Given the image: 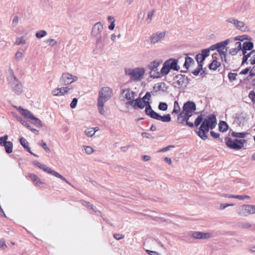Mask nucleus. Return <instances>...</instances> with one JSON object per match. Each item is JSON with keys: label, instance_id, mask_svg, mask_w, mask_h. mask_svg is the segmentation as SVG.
<instances>
[{"label": "nucleus", "instance_id": "f257e3e1", "mask_svg": "<svg viewBox=\"0 0 255 255\" xmlns=\"http://www.w3.org/2000/svg\"><path fill=\"white\" fill-rule=\"evenodd\" d=\"M201 123L199 129L196 131V133L201 139L206 140L208 138L206 132H208L210 129H213L216 126V116L212 114L208 118L203 119V115L201 114L197 117L195 121L194 125L196 127H198Z\"/></svg>", "mask_w": 255, "mask_h": 255}, {"label": "nucleus", "instance_id": "f03ea898", "mask_svg": "<svg viewBox=\"0 0 255 255\" xmlns=\"http://www.w3.org/2000/svg\"><path fill=\"white\" fill-rule=\"evenodd\" d=\"M7 81L12 91L17 95H20L23 91V86L20 81L14 75L12 70L7 77Z\"/></svg>", "mask_w": 255, "mask_h": 255}, {"label": "nucleus", "instance_id": "7ed1b4c3", "mask_svg": "<svg viewBox=\"0 0 255 255\" xmlns=\"http://www.w3.org/2000/svg\"><path fill=\"white\" fill-rule=\"evenodd\" d=\"M226 145L230 148L235 150H240L244 148L245 144L247 141L244 139L235 138L232 140L230 137H226L225 138Z\"/></svg>", "mask_w": 255, "mask_h": 255}, {"label": "nucleus", "instance_id": "20e7f679", "mask_svg": "<svg viewBox=\"0 0 255 255\" xmlns=\"http://www.w3.org/2000/svg\"><path fill=\"white\" fill-rule=\"evenodd\" d=\"M145 113L151 118L156 120L161 121L163 122H169L171 121L170 114H167L162 116L153 110L151 106H148L147 107H146Z\"/></svg>", "mask_w": 255, "mask_h": 255}, {"label": "nucleus", "instance_id": "39448f33", "mask_svg": "<svg viewBox=\"0 0 255 255\" xmlns=\"http://www.w3.org/2000/svg\"><path fill=\"white\" fill-rule=\"evenodd\" d=\"M125 71L126 75H129L130 78L135 81H137L142 78L145 73L144 69L143 68H126Z\"/></svg>", "mask_w": 255, "mask_h": 255}, {"label": "nucleus", "instance_id": "423d86ee", "mask_svg": "<svg viewBox=\"0 0 255 255\" xmlns=\"http://www.w3.org/2000/svg\"><path fill=\"white\" fill-rule=\"evenodd\" d=\"M188 83V79L184 75L178 74L173 78V86L178 89H184Z\"/></svg>", "mask_w": 255, "mask_h": 255}, {"label": "nucleus", "instance_id": "0eeeda50", "mask_svg": "<svg viewBox=\"0 0 255 255\" xmlns=\"http://www.w3.org/2000/svg\"><path fill=\"white\" fill-rule=\"evenodd\" d=\"M238 215L241 217H247L255 213V205H244L240 206L237 209Z\"/></svg>", "mask_w": 255, "mask_h": 255}, {"label": "nucleus", "instance_id": "6e6552de", "mask_svg": "<svg viewBox=\"0 0 255 255\" xmlns=\"http://www.w3.org/2000/svg\"><path fill=\"white\" fill-rule=\"evenodd\" d=\"M112 89L108 87H104L99 91L98 101L101 100L106 103L112 97Z\"/></svg>", "mask_w": 255, "mask_h": 255}, {"label": "nucleus", "instance_id": "1a4fd4ad", "mask_svg": "<svg viewBox=\"0 0 255 255\" xmlns=\"http://www.w3.org/2000/svg\"><path fill=\"white\" fill-rule=\"evenodd\" d=\"M226 21L233 24L237 29L242 32H247L250 30L249 26L244 22L234 17H230L226 20Z\"/></svg>", "mask_w": 255, "mask_h": 255}, {"label": "nucleus", "instance_id": "9d476101", "mask_svg": "<svg viewBox=\"0 0 255 255\" xmlns=\"http://www.w3.org/2000/svg\"><path fill=\"white\" fill-rule=\"evenodd\" d=\"M160 63L154 61L148 65V68L150 70L149 72L150 76L154 79L160 78V73L158 69Z\"/></svg>", "mask_w": 255, "mask_h": 255}, {"label": "nucleus", "instance_id": "9b49d317", "mask_svg": "<svg viewBox=\"0 0 255 255\" xmlns=\"http://www.w3.org/2000/svg\"><path fill=\"white\" fill-rule=\"evenodd\" d=\"M229 39H227L224 41H221L216 44V45H217V51H218L220 55L221 54H224V53H227V47H226V46L229 43Z\"/></svg>", "mask_w": 255, "mask_h": 255}, {"label": "nucleus", "instance_id": "f8f14e48", "mask_svg": "<svg viewBox=\"0 0 255 255\" xmlns=\"http://www.w3.org/2000/svg\"><path fill=\"white\" fill-rule=\"evenodd\" d=\"M103 29V25L101 22H98L95 23L92 29L91 36L92 37H96L101 35Z\"/></svg>", "mask_w": 255, "mask_h": 255}, {"label": "nucleus", "instance_id": "ddd939ff", "mask_svg": "<svg viewBox=\"0 0 255 255\" xmlns=\"http://www.w3.org/2000/svg\"><path fill=\"white\" fill-rule=\"evenodd\" d=\"M165 35V32H160L153 33L150 37V41L151 43L155 44L159 42L162 40Z\"/></svg>", "mask_w": 255, "mask_h": 255}, {"label": "nucleus", "instance_id": "4468645a", "mask_svg": "<svg viewBox=\"0 0 255 255\" xmlns=\"http://www.w3.org/2000/svg\"><path fill=\"white\" fill-rule=\"evenodd\" d=\"M196 110V104L194 102L187 101L183 106V111L186 112L193 113Z\"/></svg>", "mask_w": 255, "mask_h": 255}, {"label": "nucleus", "instance_id": "2eb2a0df", "mask_svg": "<svg viewBox=\"0 0 255 255\" xmlns=\"http://www.w3.org/2000/svg\"><path fill=\"white\" fill-rule=\"evenodd\" d=\"M60 82L64 85H67L72 83V75L68 73H63L60 78Z\"/></svg>", "mask_w": 255, "mask_h": 255}, {"label": "nucleus", "instance_id": "dca6fc26", "mask_svg": "<svg viewBox=\"0 0 255 255\" xmlns=\"http://www.w3.org/2000/svg\"><path fill=\"white\" fill-rule=\"evenodd\" d=\"M192 236L196 239H207L212 237V235L210 233L200 232H194Z\"/></svg>", "mask_w": 255, "mask_h": 255}, {"label": "nucleus", "instance_id": "f3484780", "mask_svg": "<svg viewBox=\"0 0 255 255\" xmlns=\"http://www.w3.org/2000/svg\"><path fill=\"white\" fill-rule=\"evenodd\" d=\"M165 62L166 64L168 65V66L170 69L178 71V70L180 69V67L177 64V61L175 59H170L166 60Z\"/></svg>", "mask_w": 255, "mask_h": 255}, {"label": "nucleus", "instance_id": "a211bd4d", "mask_svg": "<svg viewBox=\"0 0 255 255\" xmlns=\"http://www.w3.org/2000/svg\"><path fill=\"white\" fill-rule=\"evenodd\" d=\"M122 94H125L124 98L128 100L133 99L135 95V93L130 89H123Z\"/></svg>", "mask_w": 255, "mask_h": 255}, {"label": "nucleus", "instance_id": "6ab92c4d", "mask_svg": "<svg viewBox=\"0 0 255 255\" xmlns=\"http://www.w3.org/2000/svg\"><path fill=\"white\" fill-rule=\"evenodd\" d=\"M33 164L36 166L37 167L41 169H42L43 171L47 172L49 174H51L52 171H53L51 168L47 166L46 165L43 164L37 161H34L33 162Z\"/></svg>", "mask_w": 255, "mask_h": 255}, {"label": "nucleus", "instance_id": "aec40b11", "mask_svg": "<svg viewBox=\"0 0 255 255\" xmlns=\"http://www.w3.org/2000/svg\"><path fill=\"white\" fill-rule=\"evenodd\" d=\"M18 111L24 117L30 119L33 116L32 114L28 110L23 109L19 107L17 108Z\"/></svg>", "mask_w": 255, "mask_h": 255}, {"label": "nucleus", "instance_id": "412c9836", "mask_svg": "<svg viewBox=\"0 0 255 255\" xmlns=\"http://www.w3.org/2000/svg\"><path fill=\"white\" fill-rule=\"evenodd\" d=\"M242 49V44L241 42H236L235 43V47L231 48L229 50V53L232 55H236L238 52Z\"/></svg>", "mask_w": 255, "mask_h": 255}, {"label": "nucleus", "instance_id": "4be33fe9", "mask_svg": "<svg viewBox=\"0 0 255 255\" xmlns=\"http://www.w3.org/2000/svg\"><path fill=\"white\" fill-rule=\"evenodd\" d=\"M165 83L164 82H161L160 83H158L157 85H155L153 87V91L154 92H157L159 91L162 90L164 91L167 89V88L165 87Z\"/></svg>", "mask_w": 255, "mask_h": 255}, {"label": "nucleus", "instance_id": "5701e85b", "mask_svg": "<svg viewBox=\"0 0 255 255\" xmlns=\"http://www.w3.org/2000/svg\"><path fill=\"white\" fill-rule=\"evenodd\" d=\"M135 103L134 105H133V108L134 109H136L137 108L140 109H143L145 105H143V101L141 100V98H138L134 100Z\"/></svg>", "mask_w": 255, "mask_h": 255}, {"label": "nucleus", "instance_id": "b1692460", "mask_svg": "<svg viewBox=\"0 0 255 255\" xmlns=\"http://www.w3.org/2000/svg\"><path fill=\"white\" fill-rule=\"evenodd\" d=\"M170 69L168 67V65L166 64V62H165L163 64L162 68L161 69L159 72L160 77H161L162 75H166L168 74L170 71Z\"/></svg>", "mask_w": 255, "mask_h": 255}, {"label": "nucleus", "instance_id": "393cba45", "mask_svg": "<svg viewBox=\"0 0 255 255\" xmlns=\"http://www.w3.org/2000/svg\"><path fill=\"white\" fill-rule=\"evenodd\" d=\"M28 177L36 185H38L42 184L39 178L34 174L30 173L28 174Z\"/></svg>", "mask_w": 255, "mask_h": 255}, {"label": "nucleus", "instance_id": "a878e982", "mask_svg": "<svg viewBox=\"0 0 255 255\" xmlns=\"http://www.w3.org/2000/svg\"><path fill=\"white\" fill-rule=\"evenodd\" d=\"M228 125L225 121H221L219 124V130L222 132L226 131L228 129Z\"/></svg>", "mask_w": 255, "mask_h": 255}, {"label": "nucleus", "instance_id": "bb28decb", "mask_svg": "<svg viewBox=\"0 0 255 255\" xmlns=\"http://www.w3.org/2000/svg\"><path fill=\"white\" fill-rule=\"evenodd\" d=\"M185 117H186V125L189 126L190 128L194 127V124L192 122L189 121V118L192 116V113L186 112H185Z\"/></svg>", "mask_w": 255, "mask_h": 255}, {"label": "nucleus", "instance_id": "cd10ccee", "mask_svg": "<svg viewBox=\"0 0 255 255\" xmlns=\"http://www.w3.org/2000/svg\"><path fill=\"white\" fill-rule=\"evenodd\" d=\"M105 102L100 101H98L97 107L99 110V112L100 114L103 115L105 114V111L104 110V104Z\"/></svg>", "mask_w": 255, "mask_h": 255}, {"label": "nucleus", "instance_id": "c85d7f7f", "mask_svg": "<svg viewBox=\"0 0 255 255\" xmlns=\"http://www.w3.org/2000/svg\"><path fill=\"white\" fill-rule=\"evenodd\" d=\"M221 65L220 62H218L216 59L213 60V61L209 64V68L211 70H216Z\"/></svg>", "mask_w": 255, "mask_h": 255}, {"label": "nucleus", "instance_id": "c756f323", "mask_svg": "<svg viewBox=\"0 0 255 255\" xmlns=\"http://www.w3.org/2000/svg\"><path fill=\"white\" fill-rule=\"evenodd\" d=\"M185 114V112L183 111L180 112L177 117V122L179 124H183L185 122H186V117Z\"/></svg>", "mask_w": 255, "mask_h": 255}, {"label": "nucleus", "instance_id": "7c9ffc66", "mask_svg": "<svg viewBox=\"0 0 255 255\" xmlns=\"http://www.w3.org/2000/svg\"><path fill=\"white\" fill-rule=\"evenodd\" d=\"M194 60L192 58L187 56L185 58V61L184 64V66L187 70V69H188L190 65L192 64H194Z\"/></svg>", "mask_w": 255, "mask_h": 255}, {"label": "nucleus", "instance_id": "2f4dec72", "mask_svg": "<svg viewBox=\"0 0 255 255\" xmlns=\"http://www.w3.org/2000/svg\"><path fill=\"white\" fill-rule=\"evenodd\" d=\"M5 152L7 153H10L12 152L13 143L11 141H8L4 146Z\"/></svg>", "mask_w": 255, "mask_h": 255}, {"label": "nucleus", "instance_id": "473e14b6", "mask_svg": "<svg viewBox=\"0 0 255 255\" xmlns=\"http://www.w3.org/2000/svg\"><path fill=\"white\" fill-rule=\"evenodd\" d=\"M254 46V44L251 41H246L243 43L242 47L244 48V50H251Z\"/></svg>", "mask_w": 255, "mask_h": 255}, {"label": "nucleus", "instance_id": "72a5a7b5", "mask_svg": "<svg viewBox=\"0 0 255 255\" xmlns=\"http://www.w3.org/2000/svg\"><path fill=\"white\" fill-rule=\"evenodd\" d=\"M30 120H32L33 121L32 123L35 124L38 127L46 128L45 126H43L41 121L39 119L35 117L33 115L31 117Z\"/></svg>", "mask_w": 255, "mask_h": 255}, {"label": "nucleus", "instance_id": "f704fd0d", "mask_svg": "<svg viewBox=\"0 0 255 255\" xmlns=\"http://www.w3.org/2000/svg\"><path fill=\"white\" fill-rule=\"evenodd\" d=\"M98 128H87L85 131V134L89 137H92L93 136L96 131H97Z\"/></svg>", "mask_w": 255, "mask_h": 255}, {"label": "nucleus", "instance_id": "c9c22d12", "mask_svg": "<svg viewBox=\"0 0 255 255\" xmlns=\"http://www.w3.org/2000/svg\"><path fill=\"white\" fill-rule=\"evenodd\" d=\"M51 174L55 176V177H56L57 178H60L61 179H62V180H63L65 182H66L69 185L72 186L70 182H69L68 181H67V179L64 176H63L62 175H60L57 172H56L54 170H53Z\"/></svg>", "mask_w": 255, "mask_h": 255}, {"label": "nucleus", "instance_id": "e433bc0d", "mask_svg": "<svg viewBox=\"0 0 255 255\" xmlns=\"http://www.w3.org/2000/svg\"><path fill=\"white\" fill-rule=\"evenodd\" d=\"M51 174L55 176V177H56L57 178H60L61 179H62V180H63L65 182H66L69 185L72 186L70 182H69L68 181H67V179L64 176H63L62 175H60L57 172H56L54 170H53Z\"/></svg>", "mask_w": 255, "mask_h": 255}, {"label": "nucleus", "instance_id": "4c0bfd02", "mask_svg": "<svg viewBox=\"0 0 255 255\" xmlns=\"http://www.w3.org/2000/svg\"><path fill=\"white\" fill-rule=\"evenodd\" d=\"M19 142L21 144V145L23 147L24 149L26 150L27 149V148H29V147L28 146V142L26 140V139L24 137H21L19 138Z\"/></svg>", "mask_w": 255, "mask_h": 255}, {"label": "nucleus", "instance_id": "58836bf2", "mask_svg": "<svg viewBox=\"0 0 255 255\" xmlns=\"http://www.w3.org/2000/svg\"><path fill=\"white\" fill-rule=\"evenodd\" d=\"M247 134V132H236L233 131L231 133V135L233 137H235L237 138H244Z\"/></svg>", "mask_w": 255, "mask_h": 255}, {"label": "nucleus", "instance_id": "ea45409f", "mask_svg": "<svg viewBox=\"0 0 255 255\" xmlns=\"http://www.w3.org/2000/svg\"><path fill=\"white\" fill-rule=\"evenodd\" d=\"M71 89H72V88H70L69 87H63L61 88H59L60 95H64L66 94H67L69 91Z\"/></svg>", "mask_w": 255, "mask_h": 255}, {"label": "nucleus", "instance_id": "a19ab883", "mask_svg": "<svg viewBox=\"0 0 255 255\" xmlns=\"http://www.w3.org/2000/svg\"><path fill=\"white\" fill-rule=\"evenodd\" d=\"M8 138V136L7 134H5L3 136H1L0 137V145L3 146L5 144H6L8 142V141H7Z\"/></svg>", "mask_w": 255, "mask_h": 255}, {"label": "nucleus", "instance_id": "79ce46f5", "mask_svg": "<svg viewBox=\"0 0 255 255\" xmlns=\"http://www.w3.org/2000/svg\"><path fill=\"white\" fill-rule=\"evenodd\" d=\"M47 34L46 31L44 30H40L36 32L35 36L37 38H41L44 37Z\"/></svg>", "mask_w": 255, "mask_h": 255}, {"label": "nucleus", "instance_id": "37998d69", "mask_svg": "<svg viewBox=\"0 0 255 255\" xmlns=\"http://www.w3.org/2000/svg\"><path fill=\"white\" fill-rule=\"evenodd\" d=\"M238 74L235 73L230 72L228 73V77L231 82H232L237 80V76Z\"/></svg>", "mask_w": 255, "mask_h": 255}, {"label": "nucleus", "instance_id": "c03bdc74", "mask_svg": "<svg viewBox=\"0 0 255 255\" xmlns=\"http://www.w3.org/2000/svg\"><path fill=\"white\" fill-rule=\"evenodd\" d=\"M203 54L201 53L196 55L195 58L198 65H199V64H202V62L205 60V58H203Z\"/></svg>", "mask_w": 255, "mask_h": 255}, {"label": "nucleus", "instance_id": "a18cd8bd", "mask_svg": "<svg viewBox=\"0 0 255 255\" xmlns=\"http://www.w3.org/2000/svg\"><path fill=\"white\" fill-rule=\"evenodd\" d=\"M168 108V105L167 103L164 102H160L158 105V109L163 111H166Z\"/></svg>", "mask_w": 255, "mask_h": 255}, {"label": "nucleus", "instance_id": "49530a36", "mask_svg": "<svg viewBox=\"0 0 255 255\" xmlns=\"http://www.w3.org/2000/svg\"><path fill=\"white\" fill-rule=\"evenodd\" d=\"M25 39H24V36H21L19 37H17L16 39V41L15 42V44L17 45H19L21 44H25Z\"/></svg>", "mask_w": 255, "mask_h": 255}, {"label": "nucleus", "instance_id": "de8ad7c7", "mask_svg": "<svg viewBox=\"0 0 255 255\" xmlns=\"http://www.w3.org/2000/svg\"><path fill=\"white\" fill-rule=\"evenodd\" d=\"M180 108L178 102L175 101L174 104V109L173 110V113L178 114L180 112Z\"/></svg>", "mask_w": 255, "mask_h": 255}, {"label": "nucleus", "instance_id": "09e8293b", "mask_svg": "<svg viewBox=\"0 0 255 255\" xmlns=\"http://www.w3.org/2000/svg\"><path fill=\"white\" fill-rule=\"evenodd\" d=\"M203 69V64H199L198 65V68L194 70L192 73L193 75L195 76H197L201 70Z\"/></svg>", "mask_w": 255, "mask_h": 255}, {"label": "nucleus", "instance_id": "8fccbe9b", "mask_svg": "<svg viewBox=\"0 0 255 255\" xmlns=\"http://www.w3.org/2000/svg\"><path fill=\"white\" fill-rule=\"evenodd\" d=\"M39 145L43 147L47 152L49 153L50 152V149L47 147L46 143L44 142L43 140H41Z\"/></svg>", "mask_w": 255, "mask_h": 255}, {"label": "nucleus", "instance_id": "3c124183", "mask_svg": "<svg viewBox=\"0 0 255 255\" xmlns=\"http://www.w3.org/2000/svg\"><path fill=\"white\" fill-rule=\"evenodd\" d=\"M83 205L86 207H87L88 208H91L95 212H96V208L94 207V205L92 204H91L89 202H86V201H83Z\"/></svg>", "mask_w": 255, "mask_h": 255}, {"label": "nucleus", "instance_id": "603ef678", "mask_svg": "<svg viewBox=\"0 0 255 255\" xmlns=\"http://www.w3.org/2000/svg\"><path fill=\"white\" fill-rule=\"evenodd\" d=\"M210 50L208 48L204 49L201 50V54H203L204 57L203 58H206L209 55Z\"/></svg>", "mask_w": 255, "mask_h": 255}, {"label": "nucleus", "instance_id": "864d4df0", "mask_svg": "<svg viewBox=\"0 0 255 255\" xmlns=\"http://www.w3.org/2000/svg\"><path fill=\"white\" fill-rule=\"evenodd\" d=\"M84 149L85 150V152L87 154H90L94 151L93 148L91 146H84Z\"/></svg>", "mask_w": 255, "mask_h": 255}, {"label": "nucleus", "instance_id": "5fc2aeb1", "mask_svg": "<svg viewBox=\"0 0 255 255\" xmlns=\"http://www.w3.org/2000/svg\"><path fill=\"white\" fill-rule=\"evenodd\" d=\"M211 135L215 139L219 138L220 140L222 142V139H220V134L217 132H214V131H210Z\"/></svg>", "mask_w": 255, "mask_h": 255}, {"label": "nucleus", "instance_id": "6e6d98bb", "mask_svg": "<svg viewBox=\"0 0 255 255\" xmlns=\"http://www.w3.org/2000/svg\"><path fill=\"white\" fill-rule=\"evenodd\" d=\"M23 53L21 51H17L15 55V59L16 61H18L22 58Z\"/></svg>", "mask_w": 255, "mask_h": 255}, {"label": "nucleus", "instance_id": "4d7b16f0", "mask_svg": "<svg viewBox=\"0 0 255 255\" xmlns=\"http://www.w3.org/2000/svg\"><path fill=\"white\" fill-rule=\"evenodd\" d=\"M18 121L20 122V123L22 125L26 127L28 129H29L30 128L31 126L24 120H23L21 118H19V119H18Z\"/></svg>", "mask_w": 255, "mask_h": 255}, {"label": "nucleus", "instance_id": "13d9d810", "mask_svg": "<svg viewBox=\"0 0 255 255\" xmlns=\"http://www.w3.org/2000/svg\"><path fill=\"white\" fill-rule=\"evenodd\" d=\"M173 147H174V145H168V146H167L166 147H163V148H161L158 152H164L167 151L168 150H169L171 148H173Z\"/></svg>", "mask_w": 255, "mask_h": 255}, {"label": "nucleus", "instance_id": "bf43d9fd", "mask_svg": "<svg viewBox=\"0 0 255 255\" xmlns=\"http://www.w3.org/2000/svg\"><path fill=\"white\" fill-rule=\"evenodd\" d=\"M78 103V99L76 98L73 99L71 104L70 107L72 109H74L76 108L77 104Z\"/></svg>", "mask_w": 255, "mask_h": 255}, {"label": "nucleus", "instance_id": "052dcab7", "mask_svg": "<svg viewBox=\"0 0 255 255\" xmlns=\"http://www.w3.org/2000/svg\"><path fill=\"white\" fill-rule=\"evenodd\" d=\"M249 98L252 100L254 103H255V93L253 91L250 92L249 94Z\"/></svg>", "mask_w": 255, "mask_h": 255}, {"label": "nucleus", "instance_id": "680f3d73", "mask_svg": "<svg viewBox=\"0 0 255 255\" xmlns=\"http://www.w3.org/2000/svg\"><path fill=\"white\" fill-rule=\"evenodd\" d=\"M239 226L241 227V228H246V229H248V228H250L251 227V225L249 223H241L240 224V225H239Z\"/></svg>", "mask_w": 255, "mask_h": 255}, {"label": "nucleus", "instance_id": "e2e57ef3", "mask_svg": "<svg viewBox=\"0 0 255 255\" xmlns=\"http://www.w3.org/2000/svg\"><path fill=\"white\" fill-rule=\"evenodd\" d=\"M18 20L19 18L17 16H14L12 21V25L13 26H15L17 24Z\"/></svg>", "mask_w": 255, "mask_h": 255}, {"label": "nucleus", "instance_id": "0e129e2a", "mask_svg": "<svg viewBox=\"0 0 255 255\" xmlns=\"http://www.w3.org/2000/svg\"><path fill=\"white\" fill-rule=\"evenodd\" d=\"M234 206V204H228V203H226V204H221L220 205V209L221 210H224L226 208H227V207H229V206Z\"/></svg>", "mask_w": 255, "mask_h": 255}, {"label": "nucleus", "instance_id": "69168bd1", "mask_svg": "<svg viewBox=\"0 0 255 255\" xmlns=\"http://www.w3.org/2000/svg\"><path fill=\"white\" fill-rule=\"evenodd\" d=\"M114 237L117 240H120L124 238V236L120 234H115L114 235Z\"/></svg>", "mask_w": 255, "mask_h": 255}, {"label": "nucleus", "instance_id": "338daca9", "mask_svg": "<svg viewBox=\"0 0 255 255\" xmlns=\"http://www.w3.org/2000/svg\"><path fill=\"white\" fill-rule=\"evenodd\" d=\"M154 12V10H152V11H149L148 13V16H147V20H149L148 22L149 23L151 20V18H152V17L153 15V13Z\"/></svg>", "mask_w": 255, "mask_h": 255}, {"label": "nucleus", "instance_id": "774afa93", "mask_svg": "<svg viewBox=\"0 0 255 255\" xmlns=\"http://www.w3.org/2000/svg\"><path fill=\"white\" fill-rule=\"evenodd\" d=\"M46 43H49L52 46H53L57 44V42L54 39H50L47 40Z\"/></svg>", "mask_w": 255, "mask_h": 255}]
</instances>
